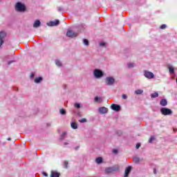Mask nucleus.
I'll list each match as a JSON object with an SVG mask.
<instances>
[{"instance_id":"obj_1","label":"nucleus","mask_w":177,"mask_h":177,"mask_svg":"<svg viewBox=\"0 0 177 177\" xmlns=\"http://www.w3.org/2000/svg\"><path fill=\"white\" fill-rule=\"evenodd\" d=\"M15 10H16V12L24 13V12H26V5H24L21 2H17L15 4Z\"/></svg>"},{"instance_id":"obj_2","label":"nucleus","mask_w":177,"mask_h":177,"mask_svg":"<svg viewBox=\"0 0 177 177\" xmlns=\"http://www.w3.org/2000/svg\"><path fill=\"white\" fill-rule=\"evenodd\" d=\"M93 75L95 78L99 80L100 78H102V77H104V73L100 69H95L93 72Z\"/></svg>"},{"instance_id":"obj_3","label":"nucleus","mask_w":177,"mask_h":177,"mask_svg":"<svg viewBox=\"0 0 177 177\" xmlns=\"http://www.w3.org/2000/svg\"><path fill=\"white\" fill-rule=\"evenodd\" d=\"M105 84L108 86H113L115 84V79L113 76H109L105 78Z\"/></svg>"},{"instance_id":"obj_4","label":"nucleus","mask_w":177,"mask_h":177,"mask_svg":"<svg viewBox=\"0 0 177 177\" xmlns=\"http://www.w3.org/2000/svg\"><path fill=\"white\" fill-rule=\"evenodd\" d=\"M144 77L147 78V80H154V78H156L154 73L149 71H144Z\"/></svg>"},{"instance_id":"obj_5","label":"nucleus","mask_w":177,"mask_h":177,"mask_svg":"<svg viewBox=\"0 0 177 177\" xmlns=\"http://www.w3.org/2000/svg\"><path fill=\"white\" fill-rule=\"evenodd\" d=\"M120 167H106L105 169V174L109 175V174H113V172H115V171H118Z\"/></svg>"},{"instance_id":"obj_6","label":"nucleus","mask_w":177,"mask_h":177,"mask_svg":"<svg viewBox=\"0 0 177 177\" xmlns=\"http://www.w3.org/2000/svg\"><path fill=\"white\" fill-rule=\"evenodd\" d=\"M160 113L163 115H171V114H172V110L168 109V108H162L160 109Z\"/></svg>"},{"instance_id":"obj_7","label":"nucleus","mask_w":177,"mask_h":177,"mask_svg":"<svg viewBox=\"0 0 177 177\" xmlns=\"http://www.w3.org/2000/svg\"><path fill=\"white\" fill-rule=\"evenodd\" d=\"M78 36V33L73 32V30H68L66 32V37L69 38H75V37Z\"/></svg>"},{"instance_id":"obj_8","label":"nucleus","mask_w":177,"mask_h":177,"mask_svg":"<svg viewBox=\"0 0 177 177\" xmlns=\"http://www.w3.org/2000/svg\"><path fill=\"white\" fill-rule=\"evenodd\" d=\"M60 21L58 19H56L55 21H51L48 24H47L49 27H55L56 26H59Z\"/></svg>"},{"instance_id":"obj_9","label":"nucleus","mask_w":177,"mask_h":177,"mask_svg":"<svg viewBox=\"0 0 177 177\" xmlns=\"http://www.w3.org/2000/svg\"><path fill=\"white\" fill-rule=\"evenodd\" d=\"M6 37V32H0V46H2L3 44V39Z\"/></svg>"},{"instance_id":"obj_10","label":"nucleus","mask_w":177,"mask_h":177,"mask_svg":"<svg viewBox=\"0 0 177 177\" xmlns=\"http://www.w3.org/2000/svg\"><path fill=\"white\" fill-rule=\"evenodd\" d=\"M111 109L114 111H120V110H121V106L117 104H113L111 106Z\"/></svg>"},{"instance_id":"obj_11","label":"nucleus","mask_w":177,"mask_h":177,"mask_svg":"<svg viewBox=\"0 0 177 177\" xmlns=\"http://www.w3.org/2000/svg\"><path fill=\"white\" fill-rule=\"evenodd\" d=\"M98 111L100 113V114H106L109 111V109L104 106H102L99 108Z\"/></svg>"},{"instance_id":"obj_12","label":"nucleus","mask_w":177,"mask_h":177,"mask_svg":"<svg viewBox=\"0 0 177 177\" xmlns=\"http://www.w3.org/2000/svg\"><path fill=\"white\" fill-rule=\"evenodd\" d=\"M131 171H132V167L129 166L127 167L124 171V177H128L129 174H131Z\"/></svg>"},{"instance_id":"obj_13","label":"nucleus","mask_w":177,"mask_h":177,"mask_svg":"<svg viewBox=\"0 0 177 177\" xmlns=\"http://www.w3.org/2000/svg\"><path fill=\"white\" fill-rule=\"evenodd\" d=\"M50 177H60V173L57 171H51Z\"/></svg>"},{"instance_id":"obj_14","label":"nucleus","mask_w":177,"mask_h":177,"mask_svg":"<svg viewBox=\"0 0 177 177\" xmlns=\"http://www.w3.org/2000/svg\"><path fill=\"white\" fill-rule=\"evenodd\" d=\"M41 26V21L39 20H36L33 24L34 28H38Z\"/></svg>"},{"instance_id":"obj_15","label":"nucleus","mask_w":177,"mask_h":177,"mask_svg":"<svg viewBox=\"0 0 177 177\" xmlns=\"http://www.w3.org/2000/svg\"><path fill=\"white\" fill-rule=\"evenodd\" d=\"M160 106H165L168 104V102L165 99H162L160 102Z\"/></svg>"},{"instance_id":"obj_16","label":"nucleus","mask_w":177,"mask_h":177,"mask_svg":"<svg viewBox=\"0 0 177 177\" xmlns=\"http://www.w3.org/2000/svg\"><path fill=\"white\" fill-rule=\"evenodd\" d=\"M94 101L96 103H102V102H103V99L101 97H95L94 98Z\"/></svg>"},{"instance_id":"obj_17","label":"nucleus","mask_w":177,"mask_h":177,"mask_svg":"<svg viewBox=\"0 0 177 177\" xmlns=\"http://www.w3.org/2000/svg\"><path fill=\"white\" fill-rule=\"evenodd\" d=\"M96 164H102L103 162V158L102 157H98L95 159Z\"/></svg>"},{"instance_id":"obj_18","label":"nucleus","mask_w":177,"mask_h":177,"mask_svg":"<svg viewBox=\"0 0 177 177\" xmlns=\"http://www.w3.org/2000/svg\"><path fill=\"white\" fill-rule=\"evenodd\" d=\"M71 127L73 128V129H77L78 128V125L75 122H72L71 124Z\"/></svg>"},{"instance_id":"obj_19","label":"nucleus","mask_w":177,"mask_h":177,"mask_svg":"<svg viewBox=\"0 0 177 177\" xmlns=\"http://www.w3.org/2000/svg\"><path fill=\"white\" fill-rule=\"evenodd\" d=\"M127 67L129 68H133L135 67V63L129 62L127 64Z\"/></svg>"},{"instance_id":"obj_20","label":"nucleus","mask_w":177,"mask_h":177,"mask_svg":"<svg viewBox=\"0 0 177 177\" xmlns=\"http://www.w3.org/2000/svg\"><path fill=\"white\" fill-rule=\"evenodd\" d=\"M41 81H42V77H36L35 79V84H39V82H41Z\"/></svg>"},{"instance_id":"obj_21","label":"nucleus","mask_w":177,"mask_h":177,"mask_svg":"<svg viewBox=\"0 0 177 177\" xmlns=\"http://www.w3.org/2000/svg\"><path fill=\"white\" fill-rule=\"evenodd\" d=\"M169 71L170 74H174L175 69L174 68V67L169 66Z\"/></svg>"},{"instance_id":"obj_22","label":"nucleus","mask_w":177,"mask_h":177,"mask_svg":"<svg viewBox=\"0 0 177 177\" xmlns=\"http://www.w3.org/2000/svg\"><path fill=\"white\" fill-rule=\"evenodd\" d=\"M136 95H142L143 93V90L138 89L135 91Z\"/></svg>"},{"instance_id":"obj_23","label":"nucleus","mask_w":177,"mask_h":177,"mask_svg":"<svg viewBox=\"0 0 177 177\" xmlns=\"http://www.w3.org/2000/svg\"><path fill=\"white\" fill-rule=\"evenodd\" d=\"M151 97H152L153 99H154L156 97H158V93L155 92V93H152L151 95Z\"/></svg>"},{"instance_id":"obj_24","label":"nucleus","mask_w":177,"mask_h":177,"mask_svg":"<svg viewBox=\"0 0 177 177\" xmlns=\"http://www.w3.org/2000/svg\"><path fill=\"white\" fill-rule=\"evenodd\" d=\"M55 64L58 67H62V62L60 61H59V59L55 60Z\"/></svg>"},{"instance_id":"obj_25","label":"nucleus","mask_w":177,"mask_h":177,"mask_svg":"<svg viewBox=\"0 0 177 177\" xmlns=\"http://www.w3.org/2000/svg\"><path fill=\"white\" fill-rule=\"evenodd\" d=\"M153 140H156V137H154V136H151L149 140V143H153Z\"/></svg>"},{"instance_id":"obj_26","label":"nucleus","mask_w":177,"mask_h":177,"mask_svg":"<svg viewBox=\"0 0 177 177\" xmlns=\"http://www.w3.org/2000/svg\"><path fill=\"white\" fill-rule=\"evenodd\" d=\"M59 113H60V114H62V115H66V110L63 109L59 110Z\"/></svg>"},{"instance_id":"obj_27","label":"nucleus","mask_w":177,"mask_h":177,"mask_svg":"<svg viewBox=\"0 0 177 177\" xmlns=\"http://www.w3.org/2000/svg\"><path fill=\"white\" fill-rule=\"evenodd\" d=\"M83 44H84V45H85L86 46H88V45H89V41H88V39H84L83 40Z\"/></svg>"},{"instance_id":"obj_28","label":"nucleus","mask_w":177,"mask_h":177,"mask_svg":"<svg viewBox=\"0 0 177 177\" xmlns=\"http://www.w3.org/2000/svg\"><path fill=\"white\" fill-rule=\"evenodd\" d=\"M133 161L136 164H139V162L140 161V159H139V158H138V157H136V158H133Z\"/></svg>"},{"instance_id":"obj_29","label":"nucleus","mask_w":177,"mask_h":177,"mask_svg":"<svg viewBox=\"0 0 177 177\" xmlns=\"http://www.w3.org/2000/svg\"><path fill=\"white\" fill-rule=\"evenodd\" d=\"M68 162L65 161V162H64V168H68Z\"/></svg>"},{"instance_id":"obj_30","label":"nucleus","mask_w":177,"mask_h":177,"mask_svg":"<svg viewBox=\"0 0 177 177\" xmlns=\"http://www.w3.org/2000/svg\"><path fill=\"white\" fill-rule=\"evenodd\" d=\"M75 107H76V109H80V107H81V104L80 103H76L75 104Z\"/></svg>"},{"instance_id":"obj_31","label":"nucleus","mask_w":177,"mask_h":177,"mask_svg":"<svg viewBox=\"0 0 177 177\" xmlns=\"http://www.w3.org/2000/svg\"><path fill=\"white\" fill-rule=\"evenodd\" d=\"M100 46H106V43L105 42H103V41H101L100 43Z\"/></svg>"},{"instance_id":"obj_32","label":"nucleus","mask_w":177,"mask_h":177,"mask_svg":"<svg viewBox=\"0 0 177 177\" xmlns=\"http://www.w3.org/2000/svg\"><path fill=\"white\" fill-rule=\"evenodd\" d=\"M66 135V132H64L62 136H61V140H63L64 139V136Z\"/></svg>"},{"instance_id":"obj_33","label":"nucleus","mask_w":177,"mask_h":177,"mask_svg":"<svg viewBox=\"0 0 177 177\" xmlns=\"http://www.w3.org/2000/svg\"><path fill=\"white\" fill-rule=\"evenodd\" d=\"M57 10H58V12H63V8H62V7H58V8H57Z\"/></svg>"},{"instance_id":"obj_34","label":"nucleus","mask_w":177,"mask_h":177,"mask_svg":"<svg viewBox=\"0 0 177 177\" xmlns=\"http://www.w3.org/2000/svg\"><path fill=\"white\" fill-rule=\"evenodd\" d=\"M166 27H167V25L163 24V25H162V26H160V28H161V30H164V28H166Z\"/></svg>"},{"instance_id":"obj_35","label":"nucleus","mask_w":177,"mask_h":177,"mask_svg":"<svg viewBox=\"0 0 177 177\" xmlns=\"http://www.w3.org/2000/svg\"><path fill=\"white\" fill-rule=\"evenodd\" d=\"M80 122H86V118H83V119L80 120Z\"/></svg>"},{"instance_id":"obj_36","label":"nucleus","mask_w":177,"mask_h":177,"mask_svg":"<svg viewBox=\"0 0 177 177\" xmlns=\"http://www.w3.org/2000/svg\"><path fill=\"white\" fill-rule=\"evenodd\" d=\"M122 97V99H127L128 97L127 96V95L123 94Z\"/></svg>"},{"instance_id":"obj_37","label":"nucleus","mask_w":177,"mask_h":177,"mask_svg":"<svg viewBox=\"0 0 177 177\" xmlns=\"http://www.w3.org/2000/svg\"><path fill=\"white\" fill-rule=\"evenodd\" d=\"M42 175H44V176H48V173L43 171Z\"/></svg>"},{"instance_id":"obj_38","label":"nucleus","mask_w":177,"mask_h":177,"mask_svg":"<svg viewBox=\"0 0 177 177\" xmlns=\"http://www.w3.org/2000/svg\"><path fill=\"white\" fill-rule=\"evenodd\" d=\"M139 147H140V143H138L136 146V149H139Z\"/></svg>"},{"instance_id":"obj_39","label":"nucleus","mask_w":177,"mask_h":177,"mask_svg":"<svg viewBox=\"0 0 177 177\" xmlns=\"http://www.w3.org/2000/svg\"><path fill=\"white\" fill-rule=\"evenodd\" d=\"M15 61H10V62H8V66H10V64H12V63H14Z\"/></svg>"},{"instance_id":"obj_40","label":"nucleus","mask_w":177,"mask_h":177,"mask_svg":"<svg viewBox=\"0 0 177 177\" xmlns=\"http://www.w3.org/2000/svg\"><path fill=\"white\" fill-rule=\"evenodd\" d=\"M113 153H114L115 154L117 153H118L117 149H113Z\"/></svg>"},{"instance_id":"obj_41","label":"nucleus","mask_w":177,"mask_h":177,"mask_svg":"<svg viewBox=\"0 0 177 177\" xmlns=\"http://www.w3.org/2000/svg\"><path fill=\"white\" fill-rule=\"evenodd\" d=\"M30 78H34V73H32V74L30 75Z\"/></svg>"},{"instance_id":"obj_42","label":"nucleus","mask_w":177,"mask_h":177,"mask_svg":"<svg viewBox=\"0 0 177 177\" xmlns=\"http://www.w3.org/2000/svg\"><path fill=\"white\" fill-rule=\"evenodd\" d=\"M78 149H80V146H77L75 148V150H78Z\"/></svg>"},{"instance_id":"obj_43","label":"nucleus","mask_w":177,"mask_h":177,"mask_svg":"<svg viewBox=\"0 0 177 177\" xmlns=\"http://www.w3.org/2000/svg\"><path fill=\"white\" fill-rule=\"evenodd\" d=\"M153 174H157V171L156 170V169H154V170H153Z\"/></svg>"},{"instance_id":"obj_44","label":"nucleus","mask_w":177,"mask_h":177,"mask_svg":"<svg viewBox=\"0 0 177 177\" xmlns=\"http://www.w3.org/2000/svg\"><path fill=\"white\" fill-rule=\"evenodd\" d=\"M64 145L65 146H67V145H68V142H64Z\"/></svg>"},{"instance_id":"obj_45","label":"nucleus","mask_w":177,"mask_h":177,"mask_svg":"<svg viewBox=\"0 0 177 177\" xmlns=\"http://www.w3.org/2000/svg\"><path fill=\"white\" fill-rule=\"evenodd\" d=\"M7 140H12V138H8L7 139Z\"/></svg>"}]
</instances>
